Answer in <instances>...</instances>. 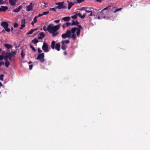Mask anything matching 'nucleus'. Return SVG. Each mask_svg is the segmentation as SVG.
Instances as JSON below:
<instances>
[{"label":"nucleus","instance_id":"nucleus-1","mask_svg":"<svg viewBox=\"0 0 150 150\" xmlns=\"http://www.w3.org/2000/svg\"><path fill=\"white\" fill-rule=\"evenodd\" d=\"M60 24L57 25L55 26H52L51 24L48 25L47 28L45 26H44L43 28V30L45 31L48 30L50 34H52V37H55L59 34V32L57 30L59 29L60 26Z\"/></svg>","mask_w":150,"mask_h":150},{"label":"nucleus","instance_id":"nucleus-2","mask_svg":"<svg viewBox=\"0 0 150 150\" xmlns=\"http://www.w3.org/2000/svg\"><path fill=\"white\" fill-rule=\"evenodd\" d=\"M75 33V28H72L71 30H68L65 33L62 34V38L63 39H65L67 38L71 37L73 40H75L76 38Z\"/></svg>","mask_w":150,"mask_h":150},{"label":"nucleus","instance_id":"nucleus-3","mask_svg":"<svg viewBox=\"0 0 150 150\" xmlns=\"http://www.w3.org/2000/svg\"><path fill=\"white\" fill-rule=\"evenodd\" d=\"M45 54L44 53L39 54L38 55L37 58L35 59L36 60H39L41 63H43L45 61L44 59Z\"/></svg>","mask_w":150,"mask_h":150},{"label":"nucleus","instance_id":"nucleus-4","mask_svg":"<svg viewBox=\"0 0 150 150\" xmlns=\"http://www.w3.org/2000/svg\"><path fill=\"white\" fill-rule=\"evenodd\" d=\"M1 25L4 28L5 30L8 32H9L10 29L9 28H8V23L6 22H2L1 23Z\"/></svg>","mask_w":150,"mask_h":150},{"label":"nucleus","instance_id":"nucleus-5","mask_svg":"<svg viewBox=\"0 0 150 150\" xmlns=\"http://www.w3.org/2000/svg\"><path fill=\"white\" fill-rule=\"evenodd\" d=\"M55 4L56 5H58V6L55 7V8L58 9H61L62 8H66L65 6L64 5V2L57 3Z\"/></svg>","mask_w":150,"mask_h":150},{"label":"nucleus","instance_id":"nucleus-6","mask_svg":"<svg viewBox=\"0 0 150 150\" xmlns=\"http://www.w3.org/2000/svg\"><path fill=\"white\" fill-rule=\"evenodd\" d=\"M42 49L45 52H47L49 51L48 45L45 42H44Z\"/></svg>","mask_w":150,"mask_h":150},{"label":"nucleus","instance_id":"nucleus-7","mask_svg":"<svg viewBox=\"0 0 150 150\" xmlns=\"http://www.w3.org/2000/svg\"><path fill=\"white\" fill-rule=\"evenodd\" d=\"M16 52H13L11 51V52L10 53H8V54H6L8 57V59L10 61H11L12 58L13 56H14L16 54Z\"/></svg>","mask_w":150,"mask_h":150},{"label":"nucleus","instance_id":"nucleus-8","mask_svg":"<svg viewBox=\"0 0 150 150\" xmlns=\"http://www.w3.org/2000/svg\"><path fill=\"white\" fill-rule=\"evenodd\" d=\"M32 5L33 4L31 3L29 5L26 6V10L27 11H29L32 10L33 8Z\"/></svg>","mask_w":150,"mask_h":150},{"label":"nucleus","instance_id":"nucleus-9","mask_svg":"<svg viewBox=\"0 0 150 150\" xmlns=\"http://www.w3.org/2000/svg\"><path fill=\"white\" fill-rule=\"evenodd\" d=\"M8 9V7L6 6H1L0 8V12H5Z\"/></svg>","mask_w":150,"mask_h":150},{"label":"nucleus","instance_id":"nucleus-10","mask_svg":"<svg viewBox=\"0 0 150 150\" xmlns=\"http://www.w3.org/2000/svg\"><path fill=\"white\" fill-rule=\"evenodd\" d=\"M22 7L20 5L16 9H14L13 10V11L15 13H18L20 10L22 8Z\"/></svg>","mask_w":150,"mask_h":150},{"label":"nucleus","instance_id":"nucleus-11","mask_svg":"<svg viewBox=\"0 0 150 150\" xmlns=\"http://www.w3.org/2000/svg\"><path fill=\"white\" fill-rule=\"evenodd\" d=\"M17 2V0H9V3L11 6H14Z\"/></svg>","mask_w":150,"mask_h":150},{"label":"nucleus","instance_id":"nucleus-12","mask_svg":"<svg viewBox=\"0 0 150 150\" xmlns=\"http://www.w3.org/2000/svg\"><path fill=\"white\" fill-rule=\"evenodd\" d=\"M67 2L68 3V9L69 10H70L72 6L74 4L76 3V2H75L74 3L70 2L69 1H68Z\"/></svg>","mask_w":150,"mask_h":150},{"label":"nucleus","instance_id":"nucleus-13","mask_svg":"<svg viewBox=\"0 0 150 150\" xmlns=\"http://www.w3.org/2000/svg\"><path fill=\"white\" fill-rule=\"evenodd\" d=\"M60 44L59 42L57 43L55 45V48L57 50L59 51L60 50Z\"/></svg>","mask_w":150,"mask_h":150},{"label":"nucleus","instance_id":"nucleus-14","mask_svg":"<svg viewBox=\"0 0 150 150\" xmlns=\"http://www.w3.org/2000/svg\"><path fill=\"white\" fill-rule=\"evenodd\" d=\"M76 14L77 16H78L82 19L84 18L86 15V13H84L82 16L81 15V13H76Z\"/></svg>","mask_w":150,"mask_h":150},{"label":"nucleus","instance_id":"nucleus-15","mask_svg":"<svg viewBox=\"0 0 150 150\" xmlns=\"http://www.w3.org/2000/svg\"><path fill=\"white\" fill-rule=\"evenodd\" d=\"M73 28H75V32L76 31L77 35V36H79L81 32V30L79 28H77L74 27Z\"/></svg>","mask_w":150,"mask_h":150},{"label":"nucleus","instance_id":"nucleus-16","mask_svg":"<svg viewBox=\"0 0 150 150\" xmlns=\"http://www.w3.org/2000/svg\"><path fill=\"white\" fill-rule=\"evenodd\" d=\"M62 19L65 21L68 22L70 21V18L69 16L65 17L63 18Z\"/></svg>","mask_w":150,"mask_h":150},{"label":"nucleus","instance_id":"nucleus-17","mask_svg":"<svg viewBox=\"0 0 150 150\" xmlns=\"http://www.w3.org/2000/svg\"><path fill=\"white\" fill-rule=\"evenodd\" d=\"M4 46L6 48L8 49H11L13 47L12 45L8 44H4Z\"/></svg>","mask_w":150,"mask_h":150},{"label":"nucleus","instance_id":"nucleus-18","mask_svg":"<svg viewBox=\"0 0 150 150\" xmlns=\"http://www.w3.org/2000/svg\"><path fill=\"white\" fill-rule=\"evenodd\" d=\"M55 42L54 41H52L51 45V48L53 49H54L55 48Z\"/></svg>","mask_w":150,"mask_h":150},{"label":"nucleus","instance_id":"nucleus-19","mask_svg":"<svg viewBox=\"0 0 150 150\" xmlns=\"http://www.w3.org/2000/svg\"><path fill=\"white\" fill-rule=\"evenodd\" d=\"M79 24L78 21L76 20L74 21V20L72 21V23H71V25H76Z\"/></svg>","mask_w":150,"mask_h":150},{"label":"nucleus","instance_id":"nucleus-20","mask_svg":"<svg viewBox=\"0 0 150 150\" xmlns=\"http://www.w3.org/2000/svg\"><path fill=\"white\" fill-rule=\"evenodd\" d=\"M91 9H92V8H88L86 7H82L80 9V11H86L87 9H88L89 10H90Z\"/></svg>","mask_w":150,"mask_h":150},{"label":"nucleus","instance_id":"nucleus-21","mask_svg":"<svg viewBox=\"0 0 150 150\" xmlns=\"http://www.w3.org/2000/svg\"><path fill=\"white\" fill-rule=\"evenodd\" d=\"M70 43V41L68 40H63L61 42V43L62 44H65V43L66 44H68Z\"/></svg>","mask_w":150,"mask_h":150},{"label":"nucleus","instance_id":"nucleus-22","mask_svg":"<svg viewBox=\"0 0 150 150\" xmlns=\"http://www.w3.org/2000/svg\"><path fill=\"white\" fill-rule=\"evenodd\" d=\"M87 10V9L86 11H85L86 12V13H90V14H89V15H87V16H88V17L91 16L92 15V11H89V10Z\"/></svg>","mask_w":150,"mask_h":150},{"label":"nucleus","instance_id":"nucleus-23","mask_svg":"<svg viewBox=\"0 0 150 150\" xmlns=\"http://www.w3.org/2000/svg\"><path fill=\"white\" fill-rule=\"evenodd\" d=\"M21 56L23 59H24L25 55V52H24L23 50H22L21 53Z\"/></svg>","mask_w":150,"mask_h":150},{"label":"nucleus","instance_id":"nucleus-24","mask_svg":"<svg viewBox=\"0 0 150 150\" xmlns=\"http://www.w3.org/2000/svg\"><path fill=\"white\" fill-rule=\"evenodd\" d=\"M61 48L63 50H65L67 48V46L64 44H62Z\"/></svg>","mask_w":150,"mask_h":150},{"label":"nucleus","instance_id":"nucleus-25","mask_svg":"<svg viewBox=\"0 0 150 150\" xmlns=\"http://www.w3.org/2000/svg\"><path fill=\"white\" fill-rule=\"evenodd\" d=\"M10 64V63L9 61L5 62V65L6 67L8 68Z\"/></svg>","mask_w":150,"mask_h":150},{"label":"nucleus","instance_id":"nucleus-26","mask_svg":"<svg viewBox=\"0 0 150 150\" xmlns=\"http://www.w3.org/2000/svg\"><path fill=\"white\" fill-rule=\"evenodd\" d=\"M31 42L34 44H36L39 42L38 40L36 38L32 40Z\"/></svg>","mask_w":150,"mask_h":150},{"label":"nucleus","instance_id":"nucleus-27","mask_svg":"<svg viewBox=\"0 0 150 150\" xmlns=\"http://www.w3.org/2000/svg\"><path fill=\"white\" fill-rule=\"evenodd\" d=\"M110 6H108L107 7H106L104 8V9H103L102 10L101 12L103 13V11H105V10H108V9H110Z\"/></svg>","mask_w":150,"mask_h":150},{"label":"nucleus","instance_id":"nucleus-28","mask_svg":"<svg viewBox=\"0 0 150 150\" xmlns=\"http://www.w3.org/2000/svg\"><path fill=\"white\" fill-rule=\"evenodd\" d=\"M25 19H23L21 21V25H24V26H25Z\"/></svg>","mask_w":150,"mask_h":150},{"label":"nucleus","instance_id":"nucleus-29","mask_svg":"<svg viewBox=\"0 0 150 150\" xmlns=\"http://www.w3.org/2000/svg\"><path fill=\"white\" fill-rule=\"evenodd\" d=\"M40 36L42 37V38H44L45 37V35L43 32H41L40 33Z\"/></svg>","mask_w":150,"mask_h":150},{"label":"nucleus","instance_id":"nucleus-30","mask_svg":"<svg viewBox=\"0 0 150 150\" xmlns=\"http://www.w3.org/2000/svg\"><path fill=\"white\" fill-rule=\"evenodd\" d=\"M70 25H71V23L67 22L65 23V26L66 27H68Z\"/></svg>","mask_w":150,"mask_h":150},{"label":"nucleus","instance_id":"nucleus-31","mask_svg":"<svg viewBox=\"0 0 150 150\" xmlns=\"http://www.w3.org/2000/svg\"><path fill=\"white\" fill-rule=\"evenodd\" d=\"M33 29H31L30 31H29L27 33V35H30V34H32L33 32Z\"/></svg>","mask_w":150,"mask_h":150},{"label":"nucleus","instance_id":"nucleus-32","mask_svg":"<svg viewBox=\"0 0 150 150\" xmlns=\"http://www.w3.org/2000/svg\"><path fill=\"white\" fill-rule=\"evenodd\" d=\"M38 18V17H37L36 16H35V17H34V18H33V22L34 23H35L37 22V18Z\"/></svg>","mask_w":150,"mask_h":150},{"label":"nucleus","instance_id":"nucleus-33","mask_svg":"<svg viewBox=\"0 0 150 150\" xmlns=\"http://www.w3.org/2000/svg\"><path fill=\"white\" fill-rule=\"evenodd\" d=\"M122 9V8H117L116 9V10L114 11V13H115L117 11H120Z\"/></svg>","mask_w":150,"mask_h":150},{"label":"nucleus","instance_id":"nucleus-34","mask_svg":"<svg viewBox=\"0 0 150 150\" xmlns=\"http://www.w3.org/2000/svg\"><path fill=\"white\" fill-rule=\"evenodd\" d=\"M30 47L31 48L32 50L34 52H35L36 51L35 48L31 45H30Z\"/></svg>","mask_w":150,"mask_h":150},{"label":"nucleus","instance_id":"nucleus-35","mask_svg":"<svg viewBox=\"0 0 150 150\" xmlns=\"http://www.w3.org/2000/svg\"><path fill=\"white\" fill-rule=\"evenodd\" d=\"M8 57L6 54L4 58V60L5 62H7V61H9L8 60Z\"/></svg>","mask_w":150,"mask_h":150},{"label":"nucleus","instance_id":"nucleus-36","mask_svg":"<svg viewBox=\"0 0 150 150\" xmlns=\"http://www.w3.org/2000/svg\"><path fill=\"white\" fill-rule=\"evenodd\" d=\"M49 13V11L44 12L42 14V15L43 16L48 14Z\"/></svg>","mask_w":150,"mask_h":150},{"label":"nucleus","instance_id":"nucleus-37","mask_svg":"<svg viewBox=\"0 0 150 150\" xmlns=\"http://www.w3.org/2000/svg\"><path fill=\"white\" fill-rule=\"evenodd\" d=\"M4 77V75L2 74L0 75V80L1 81L3 80V77Z\"/></svg>","mask_w":150,"mask_h":150},{"label":"nucleus","instance_id":"nucleus-38","mask_svg":"<svg viewBox=\"0 0 150 150\" xmlns=\"http://www.w3.org/2000/svg\"><path fill=\"white\" fill-rule=\"evenodd\" d=\"M71 17V18L73 19H76V18H77V16L76 14V15H75L74 16H72Z\"/></svg>","mask_w":150,"mask_h":150},{"label":"nucleus","instance_id":"nucleus-39","mask_svg":"<svg viewBox=\"0 0 150 150\" xmlns=\"http://www.w3.org/2000/svg\"><path fill=\"white\" fill-rule=\"evenodd\" d=\"M55 8H50L49 10L51 11H53L54 12H56V11L55 10Z\"/></svg>","mask_w":150,"mask_h":150},{"label":"nucleus","instance_id":"nucleus-40","mask_svg":"<svg viewBox=\"0 0 150 150\" xmlns=\"http://www.w3.org/2000/svg\"><path fill=\"white\" fill-rule=\"evenodd\" d=\"M38 52L40 54L42 52V50L40 49V48H38Z\"/></svg>","mask_w":150,"mask_h":150},{"label":"nucleus","instance_id":"nucleus-41","mask_svg":"<svg viewBox=\"0 0 150 150\" xmlns=\"http://www.w3.org/2000/svg\"><path fill=\"white\" fill-rule=\"evenodd\" d=\"M18 24L17 23H15L14 24V25H13L14 27V28H17V27H18Z\"/></svg>","mask_w":150,"mask_h":150},{"label":"nucleus","instance_id":"nucleus-42","mask_svg":"<svg viewBox=\"0 0 150 150\" xmlns=\"http://www.w3.org/2000/svg\"><path fill=\"white\" fill-rule=\"evenodd\" d=\"M4 59V57L2 55H0V61Z\"/></svg>","mask_w":150,"mask_h":150},{"label":"nucleus","instance_id":"nucleus-43","mask_svg":"<svg viewBox=\"0 0 150 150\" xmlns=\"http://www.w3.org/2000/svg\"><path fill=\"white\" fill-rule=\"evenodd\" d=\"M33 65L32 64L30 65H29L30 70H31L33 68Z\"/></svg>","mask_w":150,"mask_h":150},{"label":"nucleus","instance_id":"nucleus-44","mask_svg":"<svg viewBox=\"0 0 150 150\" xmlns=\"http://www.w3.org/2000/svg\"><path fill=\"white\" fill-rule=\"evenodd\" d=\"M76 1L78 3H80L82 2L81 0H76Z\"/></svg>","mask_w":150,"mask_h":150},{"label":"nucleus","instance_id":"nucleus-45","mask_svg":"<svg viewBox=\"0 0 150 150\" xmlns=\"http://www.w3.org/2000/svg\"><path fill=\"white\" fill-rule=\"evenodd\" d=\"M4 0H0V4H4Z\"/></svg>","mask_w":150,"mask_h":150},{"label":"nucleus","instance_id":"nucleus-46","mask_svg":"<svg viewBox=\"0 0 150 150\" xmlns=\"http://www.w3.org/2000/svg\"><path fill=\"white\" fill-rule=\"evenodd\" d=\"M4 64V63L3 62H0V66L3 65Z\"/></svg>","mask_w":150,"mask_h":150},{"label":"nucleus","instance_id":"nucleus-47","mask_svg":"<svg viewBox=\"0 0 150 150\" xmlns=\"http://www.w3.org/2000/svg\"><path fill=\"white\" fill-rule=\"evenodd\" d=\"M60 21V20H55L54 21V22H55L56 23H58Z\"/></svg>","mask_w":150,"mask_h":150},{"label":"nucleus","instance_id":"nucleus-48","mask_svg":"<svg viewBox=\"0 0 150 150\" xmlns=\"http://www.w3.org/2000/svg\"><path fill=\"white\" fill-rule=\"evenodd\" d=\"M78 27L79 28H79L80 30L81 29H82V27L80 25H78Z\"/></svg>","mask_w":150,"mask_h":150},{"label":"nucleus","instance_id":"nucleus-49","mask_svg":"<svg viewBox=\"0 0 150 150\" xmlns=\"http://www.w3.org/2000/svg\"><path fill=\"white\" fill-rule=\"evenodd\" d=\"M42 16H43L42 14H40L38 15V16H36L38 17H38H41Z\"/></svg>","mask_w":150,"mask_h":150},{"label":"nucleus","instance_id":"nucleus-50","mask_svg":"<svg viewBox=\"0 0 150 150\" xmlns=\"http://www.w3.org/2000/svg\"><path fill=\"white\" fill-rule=\"evenodd\" d=\"M21 27L20 28V29H22L23 28V27H25V26H24V25H21Z\"/></svg>","mask_w":150,"mask_h":150},{"label":"nucleus","instance_id":"nucleus-51","mask_svg":"<svg viewBox=\"0 0 150 150\" xmlns=\"http://www.w3.org/2000/svg\"><path fill=\"white\" fill-rule=\"evenodd\" d=\"M96 1L99 3H101L102 2L101 0H96Z\"/></svg>","mask_w":150,"mask_h":150},{"label":"nucleus","instance_id":"nucleus-52","mask_svg":"<svg viewBox=\"0 0 150 150\" xmlns=\"http://www.w3.org/2000/svg\"><path fill=\"white\" fill-rule=\"evenodd\" d=\"M62 27H63V28H65V27H66V26H65V24H63L62 26Z\"/></svg>","mask_w":150,"mask_h":150},{"label":"nucleus","instance_id":"nucleus-53","mask_svg":"<svg viewBox=\"0 0 150 150\" xmlns=\"http://www.w3.org/2000/svg\"><path fill=\"white\" fill-rule=\"evenodd\" d=\"M42 37H41V36H39V37H38V39H39V40H40V39H42Z\"/></svg>","mask_w":150,"mask_h":150},{"label":"nucleus","instance_id":"nucleus-54","mask_svg":"<svg viewBox=\"0 0 150 150\" xmlns=\"http://www.w3.org/2000/svg\"><path fill=\"white\" fill-rule=\"evenodd\" d=\"M64 55H66L67 54V52L66 51H65V52H64Z\"/></svg>","mask_w":150,"mask_h":150},{"label":"nucleus","instance_id":"nucleus-55","mask_svg":"<svg viewBox=\"0 0 150 150\" xmlns=\"http://www.w3.org/2000/svg\"><path fill=\"white\" fill-rule=\"evenodd\" d=\"M13 27H11V31H13Z\"/></svg>","mask_w":150,"mask_h":150},{"label":"nucleus","instance_id":"nucleus-56","mask_svg":"<svg viewBox=\"0 0 150 150\" xmlns=\"http://www.w3.org/2000/svg\"><path fill=\"white\" fill-rule=\"evenodd\" d=\"M33 30V32L35 31L36 30H37V28L35 29H32Z\"/></svg>","mask_w":150,"mask_h":150},{"label":"nucleus","instance_id":"nucleus-57","mask_svg":"<svg viewBox=\"0 0 150 150\" xmlns=\"http://www.w3.org/2000/svg\"><path fill=\"white\" fill-rule=\"evenodd\" d=\"M34 23L33 22H32L31 23V25H32L33 26H34Z\"/></svg>","mask_w":150,"mask_h":150},{"label":"nucleus","instance_id":"nucleus-58","mask_svg":"<svg viewBox=\"0 0 150 150\" xmlns=\"http://www.w3.org/2000/svg\"><path fill=\"white\" fill-rule=\"evenodd\" d=\"M5 30H3L2 31V33H5Z\"/></svg>","mask_w":150,"mask_h":150},{"label":"nucleus","instance_id":"nucleus-59","mask_svg":"<svg viewBox=\"0 0 150 150\" xmlns=\"http://www.w3.org/2000/svg\"><path fill=\"white\" fill-rule=\"evenodd\" d=\"M43 6L45 7V8H46L47 7V6H46V5H44Z\"/></svg>","mask_w":150,"mask_h":150},{"label":"nucleus","instance_id":"nucleus-60","mask_svg":"<svg viewBox=\"0 0 150 150\" xmlns=\"http://www.w3.org/2000/svg\"><path fill=\"white\" fill-rule=\"evenodd\" d=\"M32 63V62H31L30 61V62H29V64H30V63Z\"/></svg>","mask_w":150,"mask_h":150},{"label":"nucleus","instance_id":"nucleus-61","mask_svg":"<svg viewBox=\"0 0 150 150\" xmlns=\"http://www.w3.org/2000/svg\"><path fill=\"white\" fill-rule=\"evenodd\" d=\"M98 19H100V17H99V16H98Z\"/></svg>","mask_w":150,"mask_h":150},{"label":"nucleus","instance_id":"nucleus-62","mask_svg":"<svg viewBox=\"0 0 150 150\" xmlns=\"http://www.w3.org/2000/svg\"><path fill=\"white\" fill-rule=\"evenodd\" d=\"M44 4H45V5H46L47 4L46 3H44Z\"/></svg>","mask_w":150,"mask_h":150},{"label":"nucleus","instance_id":"nucleus-63","mask_svg":"<svg viewBox=\"0 0 150 150\" xmlns=\"http://www.w3.org/2000/svg\"><path fill=\"white\" fill-rule=\"evenodd\" d=\"M1 48H0V52L1 51Z\"/></svg>","mask_w":150,"mask_h":150}]
</instances>
